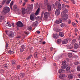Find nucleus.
I'll return each mask as SVG.
<instances>
[{
	"mask_svg": "<svg viewBox=\"0 0 80 80\" xmlns=\"http://www.w3.org/2000/svg\"><path fill=\"white\" fill-rule=\"evenodd\" d=\"M60 11H59L58 9H56L55 12V14L57 16L59 15L60 13Z\"/></svg>",
	"mask_w": 80,
	"mask_h": 80,
	"instance_id": "obj_12",
	"label": "nucleus"
},
{
	"mask_svg": "<svg viewBox=\"0 0 80 80\" xmlns=\"http://www.w3.org/2000/svg\"><path fill=\"white\" fill-rule=\"evenodd\" d=\"M68 42V41L67 39H64L62 41V43L63 44H67Z\"/></svg>",
	"mask_w": 80,
	"mask_h": 80,
	"instance_id": "obj_15",
	"label": "nucleus"
},
{
	"mask_svg": "<svg viewBox=\"0 0 80 80\" xmlns=\"http://www.w3.org/2000/svg\"><path fill=\"white\" fill-rule=\"evenodd\" d=\"M61 42H62V41L60 39L58 40L57 42L58 43H61Z\"/></svg>",
	"mask_w": 80,
	"mask_h": 80,
	"instance_id": "obj_42",
	"label": "nucleus"
},
{
	"mask_svg": "<svg viewBox=\"0 0 80 80\" xmlns=\"http://www.w3.org/2000/svg\"><path fill=\"white\" fill-rule=\"evenodd\" d=\"M45 3L46 4V5H48V0H46L45 1Z\"/></svg>",
	"mask_w": 80,
	"mask_h": 80,
	"instance_id": "obj_60",
	"label": "nucleus"
},
{
	"mask_svg": "<svg viewBox=\"0 0 80 80\" xmlns=\"http://www.w3.org/2000/svg\"><path fill=\"white\" fill-rule=\"evenodd\" d=\"M25 3H26L25 2H24L23 4L22 5V6L23 7V6H24L25 5Z\"/></svg>",
	"mask_w": 80,
	"mask_h": 80,
	"instance_id": "obj_62",
	"label": "nucleus"
},
{
	"mask_svg": "<svg viewBox=\"0 0 80 80\" xmlns=\"http://www.w3.org/2000/svg\"><path fill=\"white\" fill-rule=\"evenodd\" d=\"M70 67H68L66 68V70L67 71H68V70H70Z\"/></svg>",
	"mask_w": 80,
	"mask_h": 80,
	"instance_id": "obj_50",
	"label": "nucleus"
},
{
	"mask_svg": "<svg viewBox=\"0 0 80 80\" xmlns=\"http://www.w3.org/2000/svg\"><path fill=\"white\" fill-rule=\"evenodd\" d=\"M34 57L35 58H38V52H35L34 53Z\"/></svg>",
	"mask_w": 80,
	"mask_h": 80,
	"instance_id": "obj_19",
	"label": "nucleus"
},
{
	"mask_svg": "<svg viewBox=\"0 0 80 80\" xmlns=\"http://www.w3.org/2000/svg\"><path fill=\"white\" fill-rule=\"evenodd\" d=\"M6 2H7V0H4L2 3V5H4Z\"/></svg>",
	"mask_w": 80,
	"mask_h": 80,
	"instance_id": "obj_45",
	"label": "nucleus"
},
{
	"mask_svg": "<svg viewBox=\"0 0 80 80\" xmlns=\"http://www.w3.org/2000/svg\"><path fill=\"white\" fill-rule=\"evenodd\" d=\"M12 63L13 65H15L17 63V61L15 60H12Z\"/></svg>",
	"mask_w": 80,
	"mask_h": 80,
	"instance_id": "obj_26",
	"label": "nucleus"
},
{
	"mask_svg": "<svg viewBox=\"0 0 80 80\" xmlns=\"http://www.w3.org/2000/svg\"><path fill=\"white\" fill-rule=\"evenodd\" d=\"M58 72L59 73H63V72H65V70H62L61 69H59Z\"/></svg>",
	"mask_w": 80,
	"mask_h": 80,
	"instance_id": "obj_20",
	"label": "nucleus"
},
{
	"mask_svg": "<svg viewBox=\"0 0 80 80\" xmlns=\"http://www.w3.org/2000/svg\"><path fill=\"white\" fill-rule=\"evenodd\" d=\"M63 1L65 3H70L69 2L66 0H63Z\"/></svg>",
	"mask_w": 80,
	"mask_h": 80,
	"instance_id": "obj_51",
	"label": "nucleus"
},
{
	"mask_svg": "<svg viewBox=\"0 0 80 80\" xmlns=\"http://www.w3.org/2000/svg\"><path fill=\"white\" fill-rule=\"evenodd\" d=\"M77 69L78 72H80V66H78L77 68Z\"/></svg>",
	"mask_w": 80,
	"mask_h": 80,
	"instance_id": "obj_44",
	"label": "nucleus"
},
{
	"mask_svg": "<svg viewBox=\"0 0 80 80\" xmlns=\"http://www.w3.org/2000/svg\"><path fill=\"white\" fill-rule=\"evenodd\" d=\"M22 15H25V13H26V12L25 11L26 9L24 8H22Z\"/></svg>",
	"mask_w": 80,
	"mask_h": 80,
	"instance_id": "obj_14",
	"label": "nucleus"
},
{
	"mask_svg": "<svg viewBox=\"0 0 80 80\" xmlns=\"http://www.w3.org/2000/svg\"><path fill=\"white\" fill-rule=\"evenodd\" d=\"M33 4H31L29 6V7L28 8V9H29L30 10H32V9H33Z\"/></svg>",
	"mask_w": 80,
	"mask_h": 80,
	"instance_id": "obj_17",
	"label": "nucleus"
},
{
	"mask_svg": "<svg viewBox=\"0 0 80 80\" xmlns=\"http://www.w3.org/2000/svg\"><path fill=\"white\" fill-rule=\"evenodd\" d=\"M66 77V76L64 74H62L59 75V78L61 79L65 78Z\"/></svg>",
	"mask_w": 80,
	"mask_h": 80,
	"instance_id": "obj_7",
	"label": "nucleus"
},
{
	"mask_svg": "<svg viewBox=\"0 0 80 80\" xmlns=\"http://www.w3.org/2000/svg\"><path fill=\"white\" fill-rule=\"evenodd\" d=\"M68 57L69 58H71V57H72V53H68Z\"/></svg>",
	"mask_w": 80,
	"mask_h": 80,
	"instance_id": "obj_27",
	"label": "nucleus"
},
{
	"mask_svg": "<svg viewBox=\"0 0 80 80\" xmlns=\"http://www.w3.org/2000/svg\"><path fill=\"white\" fill-rule=\"evenodd\" d=\"M37 25H38V22L37 21H36L33 23L32 26L33 27H36L37 26Z\"/></svg>",
	"mask_w": 80,
	"mask_h": 80,
	"instance_id": "obj_18",
	"label": "nucleus"
},
{
	"mask_svg": "<svg viewBox=\"0 0 80 80\" xmlns=\"http://www.w3.org/2000/svg\"><path fill=\"white\" fill-rule=\"evenodd\" d=\"M62 22V20L61 19H58L56 21L55 23L57 24H59Z\"/></svg>",
	"mask_w": 80,
	"mask_h": 80,
	"instance_id": "obj_11",
	"label": "nucleus"
},
{
	"mask_svg": "<svg viewBox=\"0 0 80 80\" xmlns=\"http://www.w3.org/2000/svg\"><path fill=\"white\" fill-rule=\"evenodd\" d=\"M8 47V43H6V48H7Z\"/></svg>",
	"mask_w": 80,
	"mask_h": 80,
	"instance_id": "obj_56",
	"label": "nucleus"
},
{
	"mask_svg": "<svg viewBox=\"0 0 80 80\" xmlns=\"http://www.w3.org/2000/svg\"><path fill=\"white\" fill-rule=\"evenodd\" d=\"M47 8L48 11H50L51 10V5H48L47 7Z\"/></svg>",
	"mask_w": 80,
	"mask_h": 80,
	"instance_id": "obj_24",
	"label": "nucleus"
},
{
	"mask_svg": "<svg viewBox=\"0 0 80 80\" xmlns=\"http://www.w3.org/2000/svg\"><path fill=\"white\" fill-rule=\"evenodd\" d=\"M75 41H76V40L75 39H73V40H72V43H75Z\"/></svg>",
	"mask_w": 80,
	"mask_h": 80,
	"instance_id": "obj_58",
	"label": "nucleus"
},
{
	"mask_svg": "<svg viewBox=\"0 0 80 80\" xmlns=\"http://www.w3.org/2000/svg\"><path fill=\"white\" fill-rule=\"evenodd\" d=\"M59 34L60 36L61 37H63L64 36V34L62 32H59Z\"/></svg>",
	"mask_w": 80,
	"mask_h": 80,
	"instance_id": "obj_22",
	"label": "nucleus"
},
{
	"mask_svg": "<svg viewBox=\"0 0 80 80\" xmlns=\"http://www.w3.org/2000/svg\"><path fill=\"white\" fill-rule=\"evenodd\" d=\"M25 47V46H24V45H22L21 46V48H20V52H23V51H24Z\"/></svg>",
	"mask_w": 80,
	"mask_h": 80,
	"instance_id": "obj_9",
	"label": "nucleus"
},
{
	"mask_svg": "<svg viewBox=\"0 0 80 80\" xmlns=\"http://www.w3.org/2000/svg\"><path fill=\"white\" fill-rule=\"evenodd\" d=\"M38 4L36 3V4L35 5V7H36V8H38Z\"/></svg>",
	"mask_w": 80,
	"mask_h": 80,
	"instance_id": "obj_43",
	"label": "nucleus"
},
{
	"mask_svg": "<svg viewBox=\"0 0 80 80\" xmlns=\"http://www.w3.org/2000/svg\"><path fill=\"white\" fill-rule=\"evenodd\" d=\"M3 68H8V66L6 64H5L3 65Z\"/></svg>",
	"mask_w": 80,
	"mask_h": 80,
	"instance_id": "obj_36",
	"label": "nucleus"
},
{
	"mask_svg": "<svg viewBox=\"0 0 80 80\" xmlns=\"http://www.w3.org/2000/svg\"><path fill=\"white\" fill-rule=\"evenodd\" d=\"M72 24L73 27H76V24H75V22H72Z\"/></svg>",
	"mask_w": 80,
	"mask_h": 80,
	"instance_id": "obj_52",
	"label": "nucleus"
},
{
	"mask_svg": "<svg viewBox=\"0 0 80 80\" xmlns=\"http://www.w3.org/2000/svg\"><path fill=\"white\" fill-rule=\"evenodd\" d=\"M4 18L3 17V16H2L0 14V19H1V20H3V19H4Z\"/></svg>",
	"mask_w": 80,
	"mask_h": 80,
	"instance_id": "obj_39",
	"label": "nucleus"
},
{
	"mask_svg": "<svg viewBox=\"0 0 80 80\" xmlns=\"http://www.w3.org/2000/svg\"><path fill=\"white\" fill-rule=\"evenodd\" d=\"M14 33L13 32H10L8 34V36L11 38H13L14 37Z\"/></svg>",
	"mask_w": 80,
	"mask_h": 80,
	"instance_id": "obj_6",
	"label": "nucleus"
},
{
	"mask_svg": "<svg viewBox=\"0 0 80 80\" xmlns=\"http://www.w3.org/2000/svg\"><path fill=\"white\" fill-rule=\"evenodd\" d=\"M17 5H15L14 6L13 8V10H15L17 8Z\"/></svg>",
	"mask_w": 80,
	"mask_h": 80,
	"instance_id": "obj_37",
	"label": "nucleus"
},
{
	"mask_svg": "<svg viewBox=\"0 0 80 80\" xmlns=\"http://www.w3.org/2000/svg\"><path fill=\"white\" fill-rule=\"evenodd\" d=\"M55 5L56 6L58 5V10L59 11L61 10H62V4L60 3V2H56Z\"/></svg>",
	"mask_w": 80,
	"mask_h": 80,
	"instance_id": "obj_3",
	"label": "nucleus"
},
{
	"mask_svg": "<svg viewBox=\"0 0 80 80\" xmlns=\"http://www.w3.org/2000/svg\"><path fill=\"white\" fill-rule=\"evenodd\" d=\"M53 37L54 38L57 39V38H58V34L57 33L54 34H53Z\"/></svg>",
	"mask_w": 80,
	"mask_h": 80,
	"instance_id": "obj_10",
	"label": "nucleus"
},
{
	"mask_svg": "<svg viewBox=\"0 0 80 80\" xmlns=\"http://www.w3.org/2000/svg\"><path fill=\"white\" fill-rule=\"evenodd\" d=\"M20 65L18 66L17 67V69H18V70L19 69H20Z\"/></svg>",
	"mask_w": 80,
	"mask_h": 80,
	"instance_id": "obj_57",
	"label": "nucleus"
},
{
	"mask_svg": "<svg viewBox=\"0 0 80 80\" xmlns=\"http://www.w3.org/2000/svg\"><path fill=\"white\" fill-rule=\"evenodd\" d=\"M20 76H21V77L23 78V77L25 76V74L23 73H21L20 74Z\"/></svg>",
	"mask_w": 80,
	"mask_h": 80,
	"instance_id": "obj_35",
	"label": "nucleus"
},
{
	"mask_svg": "<svg viewBox=\"0 0 80 80\" xmlns=\"http://www.w3.org/2000/svg\"><path fill=\"white\" fill-rule=\"evenodd\" d=\"M43 60H44V61H45V60H46V57H44L43 58Z\"/></svg>",
	"mask_w": 80,
	"mask_h": 80,
	"instance_id": "obj_61",
	"label": "nucleus"
},
{
	"mask_svg": "<svg viewBox=\"0 0 80 80\" xmlns=\"http://www.w3.org/2000/svg\"><path fill=\"white\" fill-rule=\"evenodd\" d=\"M65 26V23H62L61 24V27L63 28Z\"/></svg>",
	"mask_w": 80,
	"mask_h": 80,
	"instance_id": "obj_32",
	"label": "nucleus"
},
{
	"mask_svg": "<svg viewBox=\"0 0 80 80\" xmlns=\"http://www.w3.org/2000/svg\"><path fill=\"white\" fill-rule=\"evenodd\" d=\"M10 9L8 7H6L3 8V12L4 13H8L10 12Z\"/></svg>",
	"mask_w": 80,
	"mask_h": 80,
	"instance_id": "obj_2",
	"label": "nucleus"
},
{
	"mask_svg": "<svg viewBox=\"0 0 80 80\" xmlns=\"http://www.w3.org/2000/svg\"><path fill=\"white\" fill-rule=\"evenodd\" d=\"M61 67L62 69H65V68H67V67H66L65 66V65H63V66H62Z\"/></svg>",
	"mask_w": 80,
	"mask_h": 80,
	"instance_id": "obj_38",
	"label": "nucleus"
},
{
	"mask_svg": "<svg viewBox=\"0 0 80 80\" xmlns=\"http://www.w3.org/2000/svg\"><path fill=\"white\" fill-rule=\"evenodd\" d=\"M0 72L2 73H4V70L3 69H1L0 70Z\"/></svg>",
	"mask_w": 80,
	"mask_h": 80,
	"instance_id": "obj_47",
	"label": "nucleus"
},
{
	"mask_svg": "<svg viewBox=\"0 0 80 80\" xmlns=\"http://www.w3.org/2000/svg\"><path fill=\"white\" fill-rule=\"evenodd\" d=\"M8 53H10V54H13L14 53V52H13V51H11V50H9L8 51Z\"/></svg>",
	"mask_w": 80,
	"mask_h": 80,
	"instance_id": "obj_34",
	"label": "nucleus"
},
{
	"mask_svg": "<svg viewBox=\"0 0 80 80\" xmlns=\"http://www.w3.org/2000/svg\"><path fill=\"white\" fill-rule=\"evenodd\" d=\"M40 8H38L37 10L36 11L35 15H38L40 13Z\"/></svg>",
	"mask_w": 80,
	"mask_h": 80,
	"instance_id": "obj_8",
	"label": "nucleus"
},
{
	"mask_svg": "<svg viewBox=\"0 0 80 80\" xmlns=\"http://www.w3.org/2000/svg\"><path fill=\"white\" fill-rule=\"evenodd\" d=\"M32 57V55H30V56H29L28 58H27V60H29V59Z\"/></svg>",
	"mask_w": 80,
	"mask_h": 80,
	"instance_id": "obj_48",
	"label": "nucleus"
},
{
	"mask_svg": "<svg viewBox=\"0 0 80 80\" xmlns=\"http://www.w3.org/2000/svg\"><path fill=\"white\" fill-rule=\"evenodd\" d=\"M40 43L42 44V43H43V38H41L40 39Z\"/></svg>",
	"mask_w": 80,
	"mask_h": 80,
	"instance_id": "obj_31",
	"label": "nucleus"
},
{
	"mask_svg": "<svg viewBox=\"0 0 80 80\" xmlns=\"http://www.w3.org/2000/svg\"><path fill=\"white\" fill-rule=\"evenodd\" d=\"M7 26L8 27H12V25L10 24V23H9L8 22L6 24Z\"/></svg>",
	"mask_w": 80,
	"mask_h": 80,
	"instance_id": "obj_33",
	"label": "nucleus"
},
{
	"mask_svg": "<svg viewBox=\"0 0 80 80\" xmlns=\"http://www.w3.org/2000/svg\"><path fill=\"white\" fill-rule=\"evenodd\" d=\"M30 18L31 20H32V21H33L35 19V18L33 15H31Z\"/></svg>",
	"mask_w": 80,
	"mask_h": 80,
	"instance_id": "obj_23",
	"label": "nucleus"
},
{
	"mask_svg": "<svg viewBox=\"0 0 80 80\" xmlns=\"http://www.w3.org/2000/svg\"><path fill=\"white\" fill-rule=\"evenodd\" d=\"M62 13H63L62 15H65V14H66L65 13H68V11L66 9L65 10L63 11Z\"/></svg>",
	"mask_w": 80,
	"mask_h": 80,
	"instance_id": "obj_25",
	"label": "nucleus"
},
{
	"mask_svg": "<svg viewBox=\"0 0 80 80\" xmlns=\"http://www.w3.org/2000/svg\"><path fill=\"white\" fill-rule=\"evenodd\" d=\"M67 64V62L66 61H63L62 62V65H65L66 64Z\"/></svg>",
	"mask_w": 80,
	"mask_h": 80,
	"instance_id": "obj_29",
	"label": "nucleus"
},
{
	"mask_svg": "<svg viewBox=\"0 0 80 80\" xmlns=\"http://www.w3.org/2000/svg\"><path fill=\"white\" fill-rule=\"evenodd\" d=\"M13 1H12L10 4V7L11 9H12V6H13Z\"/></svg>",
	"mask_w": 80,
	"mask_h": 80,
	"instance_id": "obj_28",
	"label": "nucleus"
},
{
	"mask_svg": "<svg viewBox=\"0 0 80 80\" xmlns=\"http://www.w3.org/2000/svg\"><path fill=\"white\" fill-rule=\"evenodd\" d=\"M31 12H32V10H31L28 8H27V13L28 14H30V13H31Z\"/></svg>",
	"mask_w": 80,
	"mask_h": 80,
	"instance_id": "obj_21",
	"label": "nucleus"
},
{
	"mask_svg": "<svg viewBox=\"0 0 80 80\" xmlns=\"http://www.w3.org/2000/svg\"><path fill=\"white\" fill-rule=\"evenodd\" d=\"M43 14H44V12L43 11L42 12L41 15V18H42L43 17Z\"/></svg>",
	"mask_w": 80,
	"mask_h": 80,
	"instance_id": "obj_46",
	"label": "nucleus"
},
{
	"mask_svg": "<svg viewBox=\"0 0 80 80\" xmlns=\"http://www.w3.org/2000/svg\"><path fill=\"white\" fill-rule=\"evenodd\" d=\"M74 64L76 65H78V64H80V63L79 62H76L74 63Z\"/></svg>",
	"mask_w": 80,
	"mask_h": 80,
	"instance_id": "obj_49",
	"label": "nucleus"
},
{
	"mask_svg": "<svg viewBox=\"0 0 80 80\" xmlns=\"http://www.w3.org/2000/svg\"><path fill=\"white\" fill-rule=\"evenodd\" d=\"M61 16L62 17V20H66L68 19V16L67 14H63V12L61 13Z\"/></svg>",
	"mask_w": 80,
	"mask_h": 80,
	"instance_id": "obj_1",
	"label": "nucleus"
},
{
	"mask_svg": "<svg viewBox=\"0 0 80 80\" xmlns=\"http://www.w3.org/2000/svg\"><path fill=\"white\" fill-rule=\"evenodd\" d=\"M71 51L74 53H77V51H75L74 50H71Z\"/></svg>",
	"mask_w": 80,
	"mask_h": 80,
	"instance_id": "obj_55",
	"label": "nucleus"
},
{
	"mask_svg": "<svg viewBox=\"0 0 80 80\" xmlns=\"http://www.w3.org/2000/svg\"><path fill=\"white\" fill-rule=\"evenodd\" d=\"M32 27H29L28 28V30H29V31H31V30H32Z\"/></svg>",
	"mask_w": 80,
	"mask_h": 80,
	"instance_id": "obj_41",
	"label": "nucleus"
},
{
	"mask_svg": "<svg viewBox=\"0 0 80 80\" xmlns=\"http://www.w3.org/2000/svg\"><path fill=\"white\" fill-rule=\"evenodd\" d=\"M72 3H73V4H75V1H74V0H72Z\"/></svg>",
	"mask_w": 80,
	"mask_h": 80,
	"instance_id": "obj_59",
	"label": "nucleus"
},
{
	"mask_svg": "<svg viewBox=\"0 0 80 80\" xmlns=\"http://www.w3.org/2000/svg\"><path fill=\"white\" fill-rule=\"evenodd\" d=\"M65 7H66L65 5H64L63 4H62V8H65Z\"/></svg>",
	"mask_w": 80,
	"mask_h": 80,
	"instance_id": "obj_54",
	"label": "nucleus"
},
{
	"mask_svg": "<svg viewBox=\"0 0 80 80\" xmlns=\"http://www.w3.org/2000/svg\"><path fill=\"white\" fill-rule=\"evenodd\" d=\"M16 25L18 27H23V24L20 21L18 22L16 24Z\"/></svg>",
	"mask_w": 80,
	"mask_h": 80,
	"instance_id": "obj_5",
	"label": "nucleus"
},
{
	"mask_svg": "<svg viewBox=\"0 0 80 80\" xmlns=\"http://www.w3.org/2000/svg\"><path fill=\"white\" fill-rule=\"evenodd\" d=\"M10 2H11V0H8L6 2V4H9V3H10Z\"/></svg>",
	"mask_w": 80,
	"mask_h": 80,
	"instance_id": "obj_40",
	"label": "nucleus"
},
{
	"mask_svg": "<svg viewBox=\"0 0 80 80\" xmlns=\"http://www.w3.org/2000/svg\"><path fill=\"white\" fill-rule=\"evenodd\" d=\"M75 32H78V30L76 28L75 29Z\"/></svg>",
	"mask_w": 80,
	"mask_h": 80,
	"instance_id": "obj_63",
	"label": "nucleus"
},
{
	"mask_svg": "<svg viewBox=\"0 0 80 80\" xmlns=\"http://www.w3.org/2000/svg\"><path fill=\"white\" fill-rule=\"evenodd\" d=\"M49 16H50V13H49L48 12H45L44 14V20H45L48 19Z\"/></svg>",
	"mask_w": 80,
	"mask_h": 80,
	"instance_id": "obj_4",
	"label": "nucleus"
},
{
	"mask_svg": "<svg viewBox=\"0 0 80 80\" xmlns=\"http://www.w3.org/2000/svg\"><path fill=\"white\" fill-rule=\"evenodd\" d=\"M79 47V45H78V43H76L74 46V48L75 49H77Z\"/></svg>",
	"mask_w": 80,
	"mask_h": 80,
	"instance_id": "obj_13",
	"label": "nucleus"
},
{
	"mask_svg": "<svg viewBox=\"0 0 80 80\" xmlns=\"http://www.w3.org/2000/svg\"><path fill=\"white\" fill-rule=\"evenodd\" d=\"M20 1L19 3V5H21L22 4V0H19Z\"/></svg>",
	"mask_w": 80,
	"mask_h": 80,
	"instance_id": "obj_53",
	"label": "nucleus"
},
{
	"mask_svg": "<svg viewBox=\"0 0 80 80\" xmlns=\"http://www.w3.org/2000/svg\"><path fill=\"white\" fill-rule=\"evenodd\" d=\"M73 77H74V75L73 74H70L68 75V78L69 79H72L73 78Z\"/></svg>",
	"mask_w": 80,
	"mask_h": 80,
	"instance_id": "obj_16",
	"label": "nucleus"
},
{
	"mask_svg": "<svg viewBox=\"0 0 80 80\" xmlns=\"http://www.w3.org/2000/svg\"><path fill=\"white\" fill-rule=\"evenodd\" d=\"M20 38V36H17L16 38Z\"/></svg>",
	"mask_w": 80,
	"mask_h": 80,
	"instance_id": "obj_64",
	"label": "nucleus"
},
{
	"mask_svg": "<svg viewBox=\"0 0 80 80\" xmlns=\"http://www.w3.org/2000/svg\"><path fill=\"white\" fill-rule=\"evenodd\" d=\"M73 47L72 45H70V46H68V49H71L73 48Z\"/></svg>",
	"mask_w": 80,
	"mask_h": 80,
	"instance_id": "obj_30",
	"label": "nucleus"
}]
</instances>
